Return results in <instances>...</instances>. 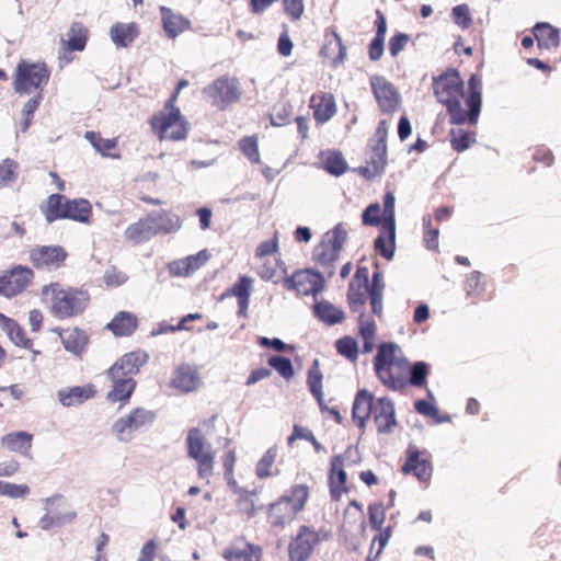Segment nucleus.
<instances>
[{
    "instance_id": "obj_42",
    "label": "nucleus",
    "mask_w": 561,
    "mask_h": 561,
    "mask_svg": "<svg viewBox=\"0 0 561 561\" xmlns=\"http://www.w3.org/2000/svg\"><path fill=\"white\" fill-rule=\"evenodd\" d=\"M358 327L359 335L364 340L363 351L369 353L374 348L376 323L370 317L360 313L358 317Z\"/></svg>"
},
{
    "instance_id": "obj_19",
    "label": "nucleus",
    "mask_w": 561,
    "mask_h": 561,
    "mask_svg": "<svg viewBox=\"0 0 561 561\" xmlns=\"http://www.w3.org/2000/svg\"><path fill=\"white\" fill-rule=\"evenodd\" d=\"M202 385V377L198 369L188 364L178 366L170 379V387L181 393L196 391Z\"/></svg>"
},
{
    "instance_id": "obj_57",
    "label": "nucleus",
    "mask_w": 561,
    "mask_h": 561,
    "mask_svg": "<svg viewBox=\"0 0 561 561\" xmlns=\"http://www.w3.org/2000/svg\"><path fill=\"white\" fill-rule=\"evenodd\" d=\"M454 22L462 30L468 28L472 23L470 9L467 4H458L451 11Z\"/></svg>"
},
{
    "instance_id": "obj_31",
    "label": "nucleus",
    "mask_w": 561,
    "mask_h": 561,
    "mask_svg": "<svg viewBox=\"0 0 561 561\" xmlns=\"http://www.w3.org/2000/svg\"><path fill=\"white\" fill-rule=\"evenodd\" d=\"M374 247L379 255L386 260H391L396 249V227L382 225V229L376 238Z\"/></svg>"
},
{
    "instance_id": "obj_26",
    "label": "nucleus",
    "mask_w": 561,
    "mask_h": 561,
    "mask_svg": "<svg viewBox=\"0 0 561 561\" xmlns=\"http://www.w3.org/2000/svg\"><path fill=\"white\" fill-rule=\"evenodd\" d=\"M148 218L154 230V236L174 233L182 228L181 218L168 210H157L148 214Z\"/></svg>"
},
{
    "instance_id": "obj_30",
    "label": "nucleus",
    "mask_w": 561,
    "mask_h": 561,
    "mask_svg": "<svg viewBox=\"0 0 561 561\" xmlns=\"http://www.w3.org/2000/svg\"><path fill=\"white\" fill-rule=\"evenodd\" d=\"M377 19L375 21L376 24V35L369 44L368 47V56L373 61H377L381 58L383 54V43L385 36L387 33V21L385 15L380 10L376 12Z\"/></svg>"
},
{
    "instance_id": "obj_54",
    "label": "nucleus",
    "mask_w": 561,
    "mask_h": 561,
    "mask_svg": "<svg viewBox=\"0 0 561 561\" xmlns=\"http://www.w3.org/2000/svg\"><path fill=\"white\" fill-rule=\"evenodd\" d=\"M84 138L92 145V147L102 156H107V152L115 148V139H104L95 131H87Z\"/></svg>"
},
{
    "instance_id": "obj_62",
    "label": "nucleus",
    "mask_w": 561,
    "mask_h": 561,
    "mask_svg": "<svg viewBox=\"0 0 561 561\" xmlns=\"http://www.w3.org/2000/svg\"><path fill=\"white\" fill-rule=\"evenodd\" d=\"M209 259L210 253L207 250H202L194 255L184 257L191 275L194 274L203 265H205Z\"/></svg>"
},
{
    "instance_id": "obj_32",
    "label": "nucleus",
    "mask_w": 561,
    "mask_h": 561,
    "mask_svg": "<svg viewBox=\"0 0 561 561\" xmlns=\"http://www.w3.org/2000/svg\"><path fill=\"white\" fill-rule=\"evenodd\" d=\"M113 382L112 390L107 393V400L111 402L127 401L135 390L136 382L129 377L108 376Z\"/></svg>"
},
{
    "instance_id": "obj_11",
    "label": "nucleus",
    "mask_w": 561,
    "mask_h": 561,
    "mask_svg": "<svg viewBox=\"0 0 561 561\" xmlns=\"http://www.w3.org/2000/svg\"><path fill=\"white\" fill-rule=\"evenodd\" d=\"M283 286L297 296L317 298L325 288V278L321 272L313 268H299L283 279Z\"/></svg>"
},
{
    "instance_id": "obj_46",
    "label": "nucleus",
    "mask_w": 561,
    "mask_h": 561,
    "mask_svg": "<svg viewBox=\"0 0 561 561\" xmlns=\"http://www.w3.org/2000/svg\"><path fill=\"white\" fill-rule=\"evenodd\" d=\"M450 146L457 152H462L476 141V134L465 129H451L449 133Z\"/></svg>"
},
{
    "instance_id": "obj_12",
    "label": "nucleus",
    "mask_w": 561,
    "mask_h": 561,
    "mask_svg": "<svg viewBox=\"0 0 561 561\" xmlns=\"http://www.w3.org/2000/svg\"><path fill=\"white\" fill-rule=\"evenodd\" d=\"M328 537L329 535L325 531L314 530L306 525L300 526L297 535L288 545V560L308 561L311 558L314 548L321 541L328 539Z\"/></svg>"
},
{
    "instance_id": "obj_44",
    "label": "nucleus",
    "mask_w": 561,
    "mask_h": 561,
    "mask_svg": "<svg viewBox=\"0 0 561 561\" xmlns=\"http://www.w3.org/2000/svg\"><path fill=\"white\" fill-rule=\"evenodd\" d=\"M322 378V374L319 369V363L316 359L313 365L308 370L307 383L310 392L316 398L321 409L323 407Z\"/></svg>"
},
{
    "instance_id": "obj_41",
    "label": "nucleus",
    "mask_w": 561,
    "mask_h": 561,
    "mask_svg": "<svg viewBox=\"0 0 561 561\" xmlns=\"http://www.w3.org/2000/svg\"><path fill=\"white\" fill-rule=\"evenodd\" d=\"M320 163L323 170L333 174L341 175L346 171V162L336 151L328 150L320 153Z\"/></svg>"
},
{
    "instance_id": "obj_23",
    "label": "nucleus",
    "mask_w": 561,
    "mask_h": 561,
    "mask_svg": "<svg viewBox=\"0 0 561 561\" xmlns=\"http://www.w3.org/2000/svg\"><path fill=\"white\" fill-rule=\"evenodd\" d=\"M320 55L325 58L332 67L341 65L346 57V47L343 45L340 35L332 27L324 31V43Z\"/></svg>"
},
{
    "instance_id": "obj_35",
    "label": "nucleus",
    "mask_w": 561,
    "mask_h": 561,
    "mask_svg": "<svg viewBox=\"0 0 561 561\" xmlns=\"http://www.w3.org/2000/svg\"><path fill=\"white\" fill-rule=\"evenodd\" d=\"M163 28L170 37H175L183 31H185L190 22L182 15L175 14L172 10L161 7L160 8Z\"/></svg>"
},
{
    "instance_id": "obj_55",
    "label": "nucleus",
    "mask_w": 561,
    "mask_h": 561,
    "mask_svg": "<svg viewBox=\"0 0 561 561\" xmlns=\"http://www.w3.org/2000/svg\"><path fill=\"white\" fill-rule=\"evenodd\" d=\"M482 277L483 275L478 271H473L467 275L465 280V290L468 296L479 297L483 294L484 285Z\"/></svg>"
},
{
    "instance_id": "obj_51",
    "label": "nucleus",
    "mask_w": 561,
    "mask_h": 561,
    "mask_svg": "<svg viewBox=\"0 0 561 561\" xmlns=\"http://www.w3.org/2000/svg\"><path fill=\"white\" fill-rule=\"evenodd\" d=\"M386 165V158L370 153L366 164L358 169L360 175L366 179H373L382 173Z\"/></svg>"
},
{
    "instance_id": "obj_18",
    "label": "nucleus",
    "mask_w": 561,
    "mask_h": 561,
    "mask_svg": "<svg viewBox=\"0 0 561 561\" xmlns=\"http://www.w3.org/2000/svg\"><path fill=\"white\" fill-rule=\"evenodd\" d=\"M402 471L414 476L420 482L427 483L432 478L433 467L426 451L409 448Z\"/></svg>"
},
{
    "instance_id": "obj_22",
    "label": "nucleus",
    "mask_w": 561,
    "mask_h": 561,
    "mask_svg": "<svg viewBox=\"0 0 561 561\" xmlns=\"http://www.w3.org/2000/svg\"><path fill=\"white\" fill-rule=\"evenodd\" d=\"M309 106L312 110L314 121L321 125L329 122L337 110L334 95L322 91L311 95Z\"/></svg>"
},
{
    "instance_id": "obj_9",
    "label": "nucleus",
    "mask_w": 561,
    "mask_h": 561,
    "mask_svg": "<svg viewBox=\"0 0 561 561\" xmlns=\"http://www.w3.org/2000/svg\"><path fill=\"white\" fill-rule=\"evenodd\" d=\"M44 504L45 513L38 520V526L43 530L64 527L72 524L77 518L72 504L60 494L45 499Z\"/></svg>"
},
{
    "instance_id": "obj_39",
    "label": "nucleus",
    "mask_w": 561,
    "mask_h": 561,
    "mask_svg": "<svg viewBox=\"0 0 561 561\" xmlns=\"http://www.w3.org/2000/svg\"><path fill=\"white\" fill-rule=\"evenodd\" d=\"M137 327L136 317L126 311L118 312L114 319L107 324V328L116 335V336H126L131 334V332Z\"/></svg>"
},
{
    "instance_id": "obj_28",
    "label": "nucleus",
    "mask_w": 561,
    "mask_h": 561,
    "mask_svg": "<svg viewBox=\"0 0 561 561\" xmlns=\"http://www.w3.org/2000/svg\"><path fill=\"white\" fill-rule=\"evenodd\" d=\"M110 37L116 47H128L138 36V27L136 23H121L113 24L110 28Z\"/></svg>"
},
{
    "instance_id": "obj_16",
    "label": "nucleus",
    "mask_w": 561,
    "mask_h": 561,
    "mask_svg": "<svg viewBox=\"0 0 561 561\" xmlns=\"http://www.w3.org/2000/svg\"><path fill=\"white\" fill-rule=\"evenodd\" d=\"M348 451L344 454L334 455L330 460V469L328 473V486L332 501L339 502L344 494L351 491L347 485V474L345 471V457Z\"/></svg>"
},
{
    "instance_id": "obj_37",
    "label": "nucleus",
    "mask_w": 561,
    "mask_h": 561,
    "mask_svg": "<svg viewBox=\"0 0 561 561\" xmlns=\"http://www.w3.org/2000/svg\"><path fill=\"white\" fill-rule=\"evenodd\" d=\"M314 316L322 322L333 325L344 320L343 310L336 308L327 300L318 301L313 305Z\"/></svg>"
},
{
    "instance_id": "obj_48",
    "label": "nucleus",
    "mask_w": 561,
    "mask_h": 561,
    "mask_svg": "<svg viewBox=\"0 0 561 561\" xmlns=\"http://www.w3.org/2000/svg\"><path fill=\"white\" fill-rule=\"evenodd\" d=\"M439 229L433 227L432 217L426 215L423 217V241L426 249L438 252L439 250Z\"/></svg>"
},
{
    "instance_id": "obj_59",
    "label": "nucleus",
    "mask_w": 561,
    "mask_h": 561,
    "mask_svg": "<svg viewBox=\"0 0 561 561\" xmlns=\"http://www.w3.org/2000/svg\"><path fill=\"white\" fill-rule=\"evenodd\" d=\"M30 493V489L25 484H14L0 481V494L11 499L25 497Z\"/></svg>"
},
{
    "instance_id": "obj_29",
    "label": "nucleus",
    "mask_w": 561,
    "mask_h": 561,
    "mask_svg": "<svg viewBox=\"0 0 561 561\" xmlns=\"http://www.w3.org/2000/svg\"><path fill=\"white\" fill-rule=\"evenodd\" d=\"M537 45L541 49H552L559 46V30L549 23H537L533 30Z\"/></svg>"
},
{
    "instance_id": "obj_5",
    "label": "nucleus",
    "mask_w": 561,
    "mask_h": 561,
    "mask_svg": "<svg viewBox=\"0 0 561 561\" xmlns=\"http://www.w3.org/2000/svg\"><path fill=\"white\" fill-rule=\"evenodd\" d=\"M385 283L381 272L373 274L371 283H360L351 280L347 289V304L353 312L359 311L367 301L371 306L373 313L377 317L382 314V296Z\"/></svg>"
},
{
    "instance_id": "obj_45",
    "label": "nucleus",
    "mask_w": 561,
    "mask_h": 561,
    "mask_svg": "<svg viewBox=\"0 0 561 561\" xmlns=\"http://www.w3.org/2000/svg\"><path fill=\"white\" fill-rule=\"evenodd\" d=\"M67 202L68 199L65 196L51 194L47 199V206L44 211L46 220L53 222L56 219L64 218Z\"/></svg>"
},
{
    "instance_id": "obj_4",
    "label": "nucleus",
    "mask_w": 561,
    "mask_h": 561,
    "mask_svg": "<svg viewBox=\"0 0 561 561\" xmlns=\"http://www.w3.org/2000/svg\"><path fill=\"white\" fill-rule=\"evenodd\" d=\"M347 240V231L342 222L327 231L320 242L314 245L311 252V260L318 267L322 268L331 277L334 274L335 262Z\"/></svg>"
},
{
    "instance_id": "obj_24",
    "label": "nucleus",
    "mask_w": 561,
    "mask_h": 561,
    "mask_svg": "<svg viewBox=\"0 0 561 561\" xmlns=\"http://www.w3.org/2000/svg\"><path fill=\"white\" fill-rule=\"evenodd\" d=\"M148 357V354L142 351L125 354L114 363V365L108 369L107 375L115 377H119L121 375L133 378V376L139 371V368L147 363Z\"/></svg>"
},
{
    "instance_id": "obj_3",
    "label": "nucleus",
    "mask_w": 561,
    "mask_h": 561,
    "mask_svg": "<svg viewBox=\"0 0 561 561\" xmlns=\"http://www.w3.org/2000/svg\"><path fill=\"white\" fill-rule=\"evenodd\" d=\"M375 373L380 382L392 391L408 386L410 363L394 343H382L374 358Z\"/></svg>"
},
{
    "instance_id": "obj_58",
    "label": "nucleus",
    "mask_w": 561,
    "mask_h": 561,
    "mask_svg": "<svg viewBox=\"0 0 561 561\" xmlns=\"http://www.w3.org/2000/svg\"><path fill=\"white\" fill-rule=\"evenodd\" d=\"M394 203L396 198L392 192H387L383 195V209H382V225L396 227L394 219Z\"/></svg>"
},
{
    "instance_id": "obj_21",
    "label": "nucleus",
    "mask_w": 561,
    "mask_h": 561,
    "mask_svg": "<svg viewBox=\"0 0 561 561\" xmlns=\"http://www.w3.org/2000/svg\"><path fill=\"white\" fill-rule=\"evenodd\" d=\"M310 490L307 484H295L283 495V515L290 520L304 511L309 499Z\"/></svg>"
},
{
    "instance_id": "obj_17",
    "label": "nucleus",
    "mask_w": 561,
    "mask_h": 561,
    "mask_svg": "<svg viewBox=\"0 0 561 561\" xmlns=\"http://www.w3.org/2000/svg\"><path fill=\"white\" fill-rule=\"evenodd\" d=\"M33 277L31 268L16 265L0 276V294L8 298L19 295L31 284Z\"/></svg>"
},
{
    "instance_id": "obj_50",
    "label": "nucleus",
    "mask_w": 561,
    "mask_h": 561,
    "mask_svg": "<svg viewBox=\"0 0 561 561\" xmlns=\"http://www.w3.org/2000/svg\"><path fill=\"white\" fill-rule=\"evenodd\" d=\"M430 369L428 365L424 362H416L413 366H410L408 385L413 387L422 388L426 385Z\"/></svg>"
},
{
    "instance_id": "obj_14",
    "label": "nucleus",
    "mask_w": 561,
    "mask_h": 561,
    "mask_svg": "<svg viewBox=\"0 0 561 561\" xmlns=\"http://www.w3.org/2000/svg\"><path fill=\"white\" fill-rule=\"evenodd\" d=\"M205 98L217 108L225 110L240 99L239 82L234 78L221 77L203 90Z\"/></svg>"
},
{
    "instance_id": "obj_56",
    "label": "nucleus",
    "mask_w": 561,
    "mask_h": 561,
    "mask_svg": "<svg viewBox=\"0 0 561 561\" xmlns=\"http://www.w3.org/2000/svg\"><path fill=\"white\" fill-rule=\"evenodd\" d=\"M85 31L77 25H73L69 31V38L66 42L69 50H82L85 46Z\"/></svg>"
},
{
    "instance_id": "obj_34",
    "label": "nucleus",
    "mask_w": 561,
    "mask_h": 561,
    "mask_svg": "<svg viewBox=\"0 0 561 561\" xmlns=\"http://www.w3.org/2000/svg\"><path fill=\"white\" fill-rule=\"evenodd\" d=\"M124 234L127 240L135 243L145 242L154 237V230L151 226L148 215L145 218H140L138 221L128 226Z\"/></svg>"
},
{
    "instance_id": "obj_60",
    "label": "nucleus",
    "mask_w": 561,
    "mask_h": 561,
    "mask_svg": "<svg viewBox=\"0 0 561 561\" xmlns=\"http://www.w3.org/2000/svg\"><path fill=\"white\" fill-rule=\"evenodd\" d=\"M239 146L241 151L250 160V162L256 163L260 161L257 140L255 137H245L241 139Z\"/></svg>"
},
{
    "instance_id": "obj_64",
    "label": "nucleus",
    "mask_w": 561,
    "mask_h": 561,
    "mask_svg": "<svg viewBox=\"0 0 561 561\" xmlns=\"http://www.w3.org/2000/svg\"><path fill=\"white\" fill-rule=\"evenodd\" d=\"M158 551V543L151 539L147 541L140 549L137 561H154Z\"/></svg>"
},
{
    "instance_id": "obj_2",
    "label": "nucleus",
    "mask_w": 561,
    "mask_h": 561,
    "mask_svg": "<svg viewBox=\"0 0 561 561\" xmlns=\"http://www.w3.org/2000/svg\"><path fill=\"white\" fill-rule=\"evenodd\" d=\"M370 416L381 434L391 433L398 425L394 404L389 398L375 399L370 391L360 389L355 394L352 420L359 430L364 431Z\"/></svg>"
},
{
    "instance_id": "obj_1",
    "label": "nucleus",
    "mask_w": 561,
    "mask_h": 561,
    "mask_svg": "<svg viewBox=\"0 0 561 561\" xmlns=\"http://www.w3.org/2000/svg\"><path fill=\"white\" fill-rule=\"evenodd\" d=\"M433 90L437 101L444 104L451 124L461 125L478 122L481 111L480 80L472 75L468 82V94L465 98V83L459 72L448 68L433 78Z\"/></svg>"
},
{
    "instance_id": "obj_25",
    "label": "nucleus",
    "mask_w": 561,
    "mask_h": 561,
    "mask_svg": "<svg viewBox=\"0 0 561 561\" xmlns=\"http://www.w3.org/2000/svg\"><path fill=\"white\" fill-rule=\"evenodd\" d=\"M222 556L227 561H260L262 552L260 547L237 539L224 550Z\"/></svg>"
},
{
    "instance_id": "obj_20",
    "label": "nucleus",
    "mask_w": 561,
    "mask_h": 561,
    "mask_svg": "<svg viewBox=\"0 0 561 561\" xmlns=\"http://www.w3.org/2000/svg\"><path fill=\"white\" fill-rule=\"evenodd\" d=\"M67 253L59 245H37L30 251V261L37 268L58 267Z\"/></svg>"
},
{
    "instance_id": "obj_33",
    "label": "nucleus",
    "mask_w": 561,
    "mask_h": 561,
    "mask_svg": "<svg viewBox=\"0 0 561 561\" xmlns=\"http://www.w3.org/2000/svg\"><path fill=\"white\" fill-rule=\"evenodd\" d=\"M0 328L8 335L10 341L16 346L28 348L32 346L31 340L25 336L23 329L11 318L0 312Z\"/></svg>"
},
{
    "instance_id": "obj_7",
    "label": "nucleus",
    "mask_w": 561,
    "mask_h": 561,
    "mask_svg": "<svg viewBox=\"0 0 561 561\" xmlns=\"http://www.w3.org/2000/svg\"><path fill=\"white\" fill-rule=\"evenodd\" d=\"M174 100L175 95L150 119L151 128L160 140H182L187 136V124L180 110L172 105Z\"/></svg>"
},
{
    "instance_id": "obj_49",
    "label": "nucleus",
    "mask_w": 561,
    "mask_h": 561,
    "mask_svg": "<svg viewBox=\"0 0 561 561\" xmlns=\"http://www.w3.org/2000/svg\"><path fill=\"white\" fill-rule=\"evenodd\" d=\"M18 169V162L9 158L0 163V188L11 186L16 181Z\"/></svg>"
},
{
    "instance_id": "obj_27",
    "label": "nucleus",
    "mask_w": 561,
    "mask_h": 561,
    "mask_svg": "<svg viewBox=\"0 0 561 561\" xmlns=\"http://www.w3.org/2000/svg\"><path fill=\"white\" fill-rule=\"evenodd\" d=\"M93 386H76L64 388L58 391V399L64 407H75L83 403L94 396Z\"/></svg>"
},
{
    "instance_id": "obj_63",
    "label": "nucleus",
    "mask_w": 561,
    "mask_h": 561,
    "mask_svg": "<svg viewBox=\"0 0 561 561\" xmlns=\"http://www.w3.org/2000/svg\"><path fill=\"white\" fill-rule=\"evenodd\" d=\"M410 42V36L405 33H397L390 37L388 46L392 57H397Z\"/></svg>"
},
{
    "instance_id": "obj_61",
    "label": "nucleus",
    "mask_w": 561,
    "mask_h": 561,
    "mask_svg": "<svg viewBox=\"0 0 561 561\" xmlns=\"http://www.w3.org/2000/svg\"><path fill=\"white\" fill-rule=\"evenodd\" d=\"M362 220L365 226L382 225L381 208L378 203L370 204L363 213Z\"/></svg>"
},
{
    "instance_id": "obj_52",
    "label": "nucleus",
    "mask_w": 561,
    "mask_h": 561,
    "mask_svg": "<svg viewBox=\"0 0 561 561\" xmlns=\"http://www.w3.org/2000/svg\"><path fill=\"white\" fill-rule=\"evenodd\" d=\"M336 351L345 358L356 362L358 357L357 342L352 336H344L335 342Z\"/></svg>"
},
{
    "instance_id": "obj_8",
    "label": "nucleus",
    "mask_w": 561,
    "mask_h": 561,
    "mask_svg": "<svg viewBox=\"0 0 561 561\" xmlns=\"http://www.w3.org/2000/svg\"><path fill=\"white\" fill-rule=\"evenodd\" d=\"M187 456L195 460L201 479H209L214 472L216 451L199 427L188 431L186 439Z\"/></svg>"
},
{
    "instance_id": "obj_10",
    "label": "nucleus",
    "mask_w": 561,
    "mask_h": 561,
    "mask_svg": "<svg viewBox=\"0 0 561 561\" xmlns=\"http://www.w3.org/2000/svg\"><path fill=\"white\" fill-rule=\"evenodd\" d=\"M156 420L152 411L136 408L128 414L118 417L111 427L112 434L121 443H128L134 439L135 433L149 427Z\"/></svg>"
},
{
    "instance_id": "obj_6",
    "label": "nucleus",
    "mask_w": 561,
    "mask_h": 561,
    "mask_svg": "<svg viewBox=\"0 0 561 561\" xmlns=\"http://www.w3.org/2000/svg\"><path fill=\"white\" fill-rule=\"evenodd\" d=\"M43 295L51 296V311L58 318H69L83 311L89 299L83 291L62 288L59 284H50L43 288Z\"/></svg>"
},
{
    "instance_id": "obj_53",
    "label": "nucleus",
    "mask_w": 561,
    "mask_h": 561,
    "mask_svg": "<svg viewBox=\"0 0 561 561\" xmlns=\"http://www.w3.org/2000/svg\"><path fill=\"white\" fill-rule=\"evenodd\" d=\"M368 519L371 529L381 530L386 522V508L381 502L368 505Z\"/></svg>"
},
{
    "instance_id": "obj_43",
    "label": "nucleus",
    "mask_w": 561,
    "mask_h": 561,
    "mask_svg": "<svg viewBox=\"0 0 561 561\" xmlns=\"http://www.w3.org/2000/svg\"><path fill=\"white\" fill-rule=\"evenodd\" d=\"M60 337L65 348L73 354H79L87 343L84 333L77 329L65 330Z\"/></svg>"
},
{
    "instance_id": "obj_13",
    "label": "nucleus",
    "mask_w": 561,
    "mask_h": 561,
    "mask_svg": "<svg viewBox=\"0 0 561 561\" xmlns=\"http://www.w3.org/2000/svg\"><path fill=\"white\" fill-rule=\"evenodd\" d=\"M48 78L49 71L45 65L21 61L15 71V91L20 94L37 92L47 83Z\"/></svg>"
},
{
    "instance_id": "obj_40",
    "label": "nucleus",
    "mask_w": 561,
    "mask_h": 561,
    "mask_svg": "<svg viewBox=\"0 0 561 561\" xmlns=\"http://www.w3.org/2000/svg\"><path fill=\"white\" fill-rule=\"evenodd\" d=\"M253 279L248 276H241L239 282L230 289V294L238 298L239 316H245L249 308V300L252 290Z\"/></svg>"
},
{
    "instance_id": "obj_36",
    "label": "nucleus",
    "mask_w": 561,
    "mask_h": 561,
    "mask_svg": "<svg viewBox=\"0 0 561 561\" xmlns=\"http://www.w3.org/2000/svg\"><path fill=\"white\" fill-rule=\"evenodd\" d=\"M65 217L75 221L87 224L91 216V204L88 199L78 198L67 202Z\"/></svg>"
},
{
    "instance_id": "obj_15",
    "label": "nucleus",
    "mask_w": 561,
    "mask_h": 561,
    "mask_svg": "<svg viewBox=\"0 0 561 561\" xmlns=\"http://www.w3.org/2000/svg\"><path fill=\"white\" fill-rule=\"evenodd\" d=\"M371 92L379 110L385 114L396 112L400 105V94L397 88L383 76L375 75L369 79Z\"/></svg>"
},
{
    "instance_id": "obj_47",
    "label": "nucleus",
    "mask_w": 561,
    "mask_h": 561,
    "mask_svg": "<svg viewBox=\"0 0 561 561\" xmlns=\"http://www.w3.org/2000/svg\"><path fill=\"white\" fill-rule=\"evenodd\" d=\"M278 456V448L276 446L271 447L260 459L256 465V476L259 478H267L271 477L274 472L277 471L274 463Z\"/></svg>"
},
{
    "instance_id": "obj_38",
    "label": "nucleus",
    "mask_w": 561,
    "mask_h": 561,
    "mask_svg": "<svg viewBox=\"0 0 561 561\" xmlns=\"http://www.w3.org/2000/svg\"><path fill=\"white\" fill-rule=\"evenodd\" d=\"M1 445L10 451L26 454L32 446V435L26 432H14L1 438Z\"/></svg>"
}]
</instances>
